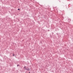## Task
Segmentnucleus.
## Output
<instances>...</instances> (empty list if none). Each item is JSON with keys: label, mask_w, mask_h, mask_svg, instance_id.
Segmentation results:
<instances>
[{"label": "nucleus", "mask_w": 73, "mask_h": 73, "mask_svg": "<svg viewBox=\"0 0 73 73\" xmlns=\"http://www.w3.org/2000/svg\"><path fill=\"white\" fill-rule=\"evenodd\" d=\"M25 69H26V70H29V68H28V69L27 68H25Z\"/></svg>", "instance_id": "obj_1"}, {"label": "nucleus", "mask_w": 73, "mask_h": 73, "mask_svg": "<svg viewBox=\"0 0 73 73\" xmlns=\"http://www.w3.org/2000/svg\"><path fill=\"white\" fill-rule=\"evenodd\" d=\"M29 73H30V72H29Z\"/></svg>", "instance_id": "obj_6"}, {"label": "nucleus", "mask_w": 73, "mask_h": 73, "mask_svg": "<svg viewBox=\"0 0 73 73\" xmlns=\"http://www.w3.org/2000/svg\"><path fill=\"white\" fill-rule=\"evenodd\" d=\"M18 9V10H20V9Z\"/></svg>", "instance_id": "obj_2"}, {"label": "nucleus", "mask_w": 73, "mask_h": 73, "mask_svg": "<svg viewBox=\"0 0 73 73\" xmlns=\"http://www.w3.org/2000/svg\"><path fill=\"white\" fill-rule=\"evenodd\" d=\"M17 66H19V65H17Z\"/></svg>", "instance_id": "obj_4"}, {"label": "nucleus", "mask_w": 73, "mask_h": 73, "mask_svg": "<svg viewBox=\"0 0 73 73\" xmlns=\"http://www.w3.org/2000/svg\"><path fill=\"white\" fill-rule=\"evenodd\" d=\"M24 68H25V67H24Z\"/></svg>", "instance_id": "obj_5"}, {"label": "nucleus", "mask_w": 73, "mask_h": 73, "mask_svg": "<svg viewBox=\"0 0 73 73\" xmlns=\"http://www.w3.org/2000/svg\"><path fill=\"white\" fill-rule=\"evenodd\" d=\"M13 56H14V55L13 54Z\"/></svg>", "instance_id": "obj_3"}]
</instances>
